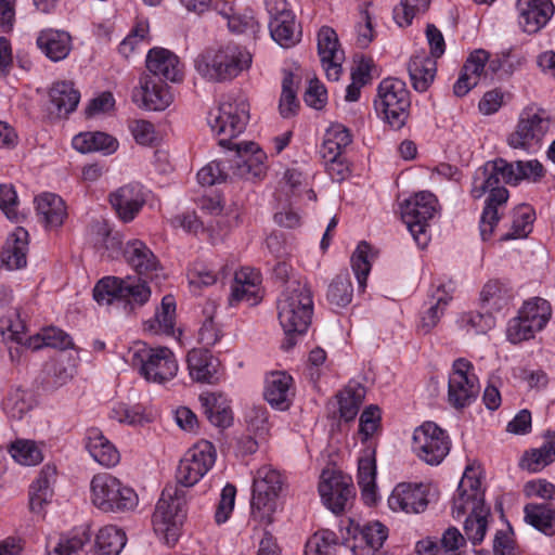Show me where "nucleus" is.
Here are the masks:
<instances>
[{
	"mask_svg": "<svg viewBox=\"0 0 555 555\" xmlns=\"http://www.w3.org/2000/svg\"><path fill=\"white\" fill-rule=\"evenodd\" d=\"M438 201L436 196L428 192L422 191L413 197L404 201L401 205V217L406 224L410 233L414 237L416 244L424 248L429 242L427 233L428 221L437 212Z\"/></svg>",
	"mask_w": 555,
	"mask_h": 555,
	"instance_id": "obj_12",
	"label": "nucleus"
},
{
	"mask_svg": "<svg viewBox=\"0 0 555 555\" xmlns=\"http://www.w3.org/2000/svg\"><path fill=\"white\" fill-rule=\"evenodd\" d=\"M216 456V449L211 442L202 440L195 443L180 460L177 485L183 489L196 485L212 468Z\"/></svg>",
	"mask_w": 555,
	"mask_h": 555,
	"instance_id": "obj_14",
	"label": "nucleus"
},
{
	"mask_svg": "<svg viewBox=\"0 0 555 555\" xmlns=\"http://www.w3.org/2000/svg\"><path fill=\"white\" fill-rule=\"evenodd\" d=\"M91 540L87 529H79L70 537L62 538L48 555H78L83 546Z\"/></svg>",
	"mask_w": 555,
	"mask_h": 555,
	"instance_id": "obj_52",
	"label": "nucleus"
},
{
	"mask_svg": "<svg viewBox=\"0 0 555 555\" xmlns=\"http://www.w3.org/2000/svg\"><path fill=\"white\" fill-rule=\"evenodd\" d=\"M249 119V105L243 96L228 94L220 105L208 114L207 120L211 130L223 135L219 144L229 150V162L233 173L241 179H260L266 173V154L251 142L234 143L232 139L241 134Z\"/></svg>",
	"mask_w": 555,
	"mask_h": 555,
	"instance_id": "obj_1",
	"label": "nucleus"
},
{
	"mask_svg": "<svg viewBox=\"0 0 555 555\" xmlns=\"http://www.w3.org/2000/svg\"><path fill=\"white\" fill-rule=\"evenodd\" d=\"M30 348L40 349L43 346L59 349H68L73 346L70 336L64 331L56 327L43 330L41 334L29 338Z\"/></svg>",
	"mask_w": 555,
	"mask_h": 555,
	"instance_id": "obj_46",
	"label": "nucleus"
},
{
	"mask_svg": "<svg viewBox=\"0 0 555 555\" xmlns=\"http://www.w3.org/2000/svg\"><path fill=\"white\" fill-rule=\"evenodd\" d=\"M293 378L284 372H273L266 379L264 399L274 409L285 411L289 408L294 391Z\"/></svg>",
	"mask_w": 555,
	"mask_h": 555,
	"instance_id": "obj_26",
	"label": "nucleus"
},
{
	"mask_svg": "<svg viewBox=\"0 0 555 555\" xmlns=\"http://www.w3.org/2000/svg\"><path fill=\"white\" fill-rule=\"evenodd\" d=\"M251 64V54L243 47L229 43L219 49H209L195 60L197 73L210 80H231Z\"/></svg>",
	"mask_w": 555,
	"mask_h": 555,
	"instance_id": "obj_4",
	"label": "nucleus"
},
{
	"mask_svg": "<svg viewBox=\"0 0 555 555\" xmlns=\"http://www.w3.org/2000/svg\"><path fill=\"white\" fill-rule=\"evenodd\" d=\"M261 283L260 273H253L251 282L235 284L233 283L231 286V295L229 298V304L231 306L236 305L240 301H247L249 305L254 306L258 304V291L259 285Z\"/></svg>",
	"mask_w": 555,
	"mask_h": 555,
	"instance_id": "obj_50",
	"label": "nucleus"
},
{
	"mask_svg": "<svg viewBox=\"0 0 555 555\" xmlns=\"http://www.w3.org/2000/svg\"><path fill=\"white\" fill-rule=\"evenodd\" d=\"M150 297V286L139 276H105L93 288V298L100 305L122 300L130 309H134L145 305Z\"/></svg>",
	"mask_w": 555,
	"mask_h": 555,
	"instance_id": "obj_6",
	"label": "nucleus"
},
{
	"mask_svg": "<svg viewBox=\"0 0 555 555\" xmlns=\"http://www.w3.org/2000/svg\"><path fill=\"white\" fill-rule=\"evenodd\" d=\"M554 461L555 452L545 442L541 448L526 452L521 460V466L529 472L537 473Z\"/></svg>",
	"mask_w": 555,
	"mask_h": 555,
	"instance_id": "obj_56",
	"label": "nucleus"
},
{
	"mask_svg": "<svg viewBox=\"0 0 555 555\" xmlns=\"http://www.w3.org/2000/svg\"><path fill=\"white\" fill-rule=\"evenodd\" d=\"M49 98L59 116H67L73 113L80 100V93L70 81L55 82L50 91Z\"/></svg>",
	"mask_w": 555,
	"mask_h": 555,
	"instance_id": "obj_36",
	"label": "nucleus"
},
{
	"mask_svg": "<svg viewBox=\"0 0 555 555\" xmlns=\"http://www.w3.org/2000/svg\"><path fill=\"white\" fill-rule=\"evenodd\" d=\"M451 298L446 296H439L436 298V302L431 305L427 311L423 314L420 330L427 334L429 333L439 322L443 315L446 307L448 306Z\"/></svg>",
	"mask_w": 555,
	"mask_h": 555,
	"instance_id": "obj_62",
	"label": "nucleus"
},
{
	"mask_svg": "<svg viewBox=\"0 0 555 555\" xmlns=\"http://www.w3.org/2000/svg\"><path fill=\"white\" fill-rule=\"evenodd\" d=\"M370 250V245L366 242H361L351 256V268L354 272L359 288L361 291L365 288L366 279L371 271V262L369 260Z\"/></svg>",
	"mask_w": 555,
	"mask_h": 555,
	"instance_id": "obj_53",
	"label": "nucleus"
},
{
	"mask_svg": "<svg viewBox=\"0 0 555 555\" xmlns=\"http://www.w3.org/2000/svg\"><path fill=\"white\" fill-rule=\"evenodd\" d=\"M278 319L284 331V350L292 349L302 336L312 319L313 299L308 285L301 281H288L276 302Z\"/></svg>",
	"mask_w": 555,
	"mask_h": 555,
	"instance_id": "obj_2",
	"label": "nucleus"
},
{
	"mask_svg": "<svg viewBox=\"0 0 555 555\" xmlns=\"http://www.w3.org/2000/svg\"><path fill=\"white\" fill-rule=\"evenodd\" d=\"M146 68L150 77L160 78L172 82L182 79V68L179 59L164 48L151 49L146 56Z\"/></svg>",
	"mask_w": 555,
	"mask_h": 555,
	"instance_id": "obj_25",
	"label": "nucleus"
},
{
	"mask_svg": "<svg viewBox=\"0 0 555 555\" xmlns=\"http://www.w3.org/2000/svg\"><path fill=\"white\" fill-rule=\"evenodd\" d=\"M473 370V364L464 358L453 362L449 376L448 401L455 409L470 405L479 393L480 386Z\"/></svg>",
	"mask_w": 555,
	"mask_h": 555,
	"instance_id": "obj_15",
	"label": "nucleus"
},
{
	"mask_svg": "<svg viewBox=\"0 0 555 555\" xmlns=\"http://www.w3.org/2000/svg\"><path fill=\"white\" fill-rule=\"evenodd\" d=\"M203 412L216 427L227 428L232 424V411L222 393L204 392L198 398Z\"/></svg>",
	"mask_w": 555,
	"mask_h": 555,
	"instance_id": "obj_31",
	"label": "nucleus"
},
{
	"mask_svg": "<svg viewBox=\"0 0 555 555\" xmlns=\"http://www.w3.org/2000/svg\"><path fill=\"white\" fill-rule=\"evenodd\" d=\"M127 542L126 533L116 526H105L95 538L94 555H119Z\"/></svg>",
	"mask_w": 555,
	"mask_h": 555,
	"instance_id": "obj_40",
	"label": "nucleus"
},
{
	"mask_svg": "<svg viewBox=\"0 0 555 555\" xmlns=\"http://www.w3.org/2000/svg\"><path fill=\"white\" fill-rule=\"evenodd\" d=\"M86 448L99 464L113 467L119 463L120 454L115 446L99 428H89L86 434Z\"/></svg>",
	"mask_w": 555,
	"mask_h": 555,
	"instance_id": "obj_29",
	"label": "nucleus"
},
{
	"mask_svg": "<svg viewBox=\"0 0 555 555\" xmlns=\"http://www.w3.org/2000/svg\"><path fill=\"white\" fill-rule=\"evenodd\" d=\"M109 202L124 222H130L145 204L143 188L139 184H127L109 195Z\"/></svg>",
	"mask_w": 555,
	"mask_h": 555,
	"instance_id": "obj_24",
	"label": "nucleus"
},
{
	"mask_svg": "<svg viewBox=\"0 0 555 555\" xmlns=\"http://www.w3.org/2000/svg\"><path fill=\"white\" fill-rule=\"evenodd\" d=\"M335 547L334 533L324 531L315 533L306 543L305 555H333Z\"/></svg>",
	"mask_w": 555,
	"mask_h": 555,
	"instance_id": "obj_60",
	"label": "nucleus"
},
{
	"mask_svg": "<svg viewBox=\"0 0 555 555\" xmlns=\"http://www.w3.org/2000/svg\"><path fill=\"white\" fill-rule=\"evenodd\" d=\"M126 262L140 275L150 280L163 271L159 260L151 248L140 240L128 241L124 248Z\"/></svg>",
	"mask_w": 555,
	"mask_h": 555,
	"instance_id": "obj_22",
	"label": "nucleus"
},
{
	"mask_svg": "<svg viewBox=\"0 0 555 555\" xmlns=\"http://www.w3.org/2000/svg\"><path fill=\"white\" fill-rule=\"evenodd\" d=\"M70 41V36L66 31L43 29L37 37V47L49 60L59 62L69 54Z\"/></svg>",
	"mask_w": 555,
	"mask_h": 555,
	"instance_id": "obj_30",
	"label": "nucleus"
},
{
	"mask_svg": "<svg viewBox=\"0 0 555 555\" xmlns=\"http://www.w3.org/2000/svg\"><path fill=\"white\" fill-rule=\"evenodd\" d=\"M90 490L93 505L105 513H124L138 505L134 490L107 473L94 475Z\"/></svg>",
	"mask_w": 555,
	"mask_h": 555,
	"instance_id": "obj_7",
	"label": "nucleus"
},
{
	"mask_svg": "<svg viewBox=\"0 0 555 555\" xmlns=\"http://www.w3.org/2000/svg\"><path fill=\"white\" fill-rule=\"evenodd\" d=\"M413 451L429 465H438L450 451V440L444 430L427 422L413 434Z\"/></svg>",
	"mask_w": 555,
	"mask_h": 555,
	"instance_id": "obj_17",
	"label": "nucleus"
},
{
	"mask_svg": "<svg viewBox=\"0 0 555 555\" xmlns=\"http://www.w3.org/2000/svg\"><path fill=\"white\" fill-rule=\"evenodd\" d=\"M533 324L529 323L527 319L519 314L508 322L507 338L513 344H518L528 340L534 336L540 328L532 327Z\"/></svg>",
	"mask_w": 555,
	"mask_h": 555,
	"instance_id": "obj_59",
	"label": "nucleus"
},
{
	"mask_svg": "<svg viewBox=\"0 0 555 555\" xmlns=\"http://www.w3.org/2000/svg\"><path fill=\"white\" fill-rule=\"evenodd\" d=\"M511 299V289L498 280L487 282L480 293L481 307L491 313L507 307Z\"/></svg>",
	"mask_w": 555,
	"mask_h": 555,
	"instance_id": "obj_38",
	"label": "nucleus"
},
{
	"mask_svg": "<svg viewBox=\"0 0 555 555\" xmlns=\"http://www.w3.org/2000/svg\"><path fill=\"white\" fill-rule=\"evenodd\" d=\"M36 210L39 220L46 227H60L66 217V207L64 201L56 194L44 193L36 199Z\"/></svg>",
	"mask_w": 555,
	"mask_h": 555,
	"instance_id": "obj_34",
	"label": "nucleus"
},
{
	"mask_svg": "<svg viewBox=\"0 0 555 555\" xmlns=\"http://www.w3.org/2000/svg\"><path fill=\"white\" fill-rule=\"evenodd\" d=\"M550 118L543 111H524L520 114L515 131L507 138L508 145L527 152L537 151L550 129Z\"/></svg>",
	"mask_w": 555,
	"mask_h": 555,
	"instance_id": "obj_16",
	"label": "nucleus"
},
{
	"mask_svg": "<svg viewBox=\"0 0 555 555\" xmlns=\"http://www.w3.org/2000/svg\"><path fill=\"white\" fill-rule=\"evenodd\" d=\"M525 520L545 534H553L555 528V509L550 504H527L524 508Z\"/></svg>",
	"mask_w": 555,
	"mask_h": 555,
	"instance_id": "obj_41",
	"label": "nucleus"
},
{
	"mask_svg": "<svg viewBox=\"0 0 555 555\" xmlns=\"http://www.w3.org/2000/svg\"><path fill=\"white\" fill-rule=\"evenodd\" d=\"M410 105V92L402 80L386 78L379 83L374 107L391 128L401 129L404 126Z\"/></svg>",
	"mask_w": 555,
	"mask_h": 555,
	"instance_id": "obj_9",
	"label": "nucleus"
},
{
	"mask_svg": "<svg viewBox=\"0 0 555 555\" xmlns=\"http://www.w3.org/2000/svg\"><path fill=\"white\" fill-rule=\"evenodd\" d=\"M28 251V232L24 228H16L7 238L0 260L9 270L21 269L26 266Z\"/></svg>",
	"mask_w": 555,
	"mask_h": 555,
	"instance_id": "obj_27",
	"label": "nucleus"
},
{
	"mask_svg": "<svg viewBox=\"0 0 555 555\" xmlns=\"http://www.w3.org/2000/svg\"><path fill=\"white\" fill-rule=\"evenodd\" d=\"M408 72L413 88L418 92H424L434 81L437 72L436 60L423 51L411 57L408 64Z\"/></svg>",
	"mask_w": 555,
	"mask_h": 555,
	"instance_id": "obj_32",
	"label": "nucleus"
},
{
	"mask_svg": "<svg viewBox=\"0 0 555 555\" xmlns=\"http://www.w3.org/2000/svg\"><path fill=\"white\" fill-rule=\"evenodd\" d=\"M10 453L17 463L27 466L36 465L43 459L40 449L29 440L15 441L10 448Z\"/></svg>",
	"mask_w": 555,
	"mask_h": 555,
	"instance_id": "obj_54",
	"label": "nucleus"
},
{
	"mask_svg": "<svg viewBox=\"0 0 555 555\" xmlns=\"http://www.w3.org/2000/svg\"><path fill=\"white\" fill-rule=\"evenodd\" d=\"M490 53L483 49H477L473 51L466 62L463 65L465 72H468L472 76L479 80L482 76H487V63L489 61Z\"/></svg>",
	"mask_w": 555,
	"mask_h": 555,
	"instance_id": "obj_64",
	"label": "nucleus"
},
{
	"mask_svg": "<svg viewBox=\"0 0 555 555\" xmlns=\"http://www.w3.org/2000/svg\"><path fill=\"white\" fill-rule=\"evenodd\" d=\"M281 474L270 466L260 467L253 482L251 515L266 525L273 521L276 509V499L282 490Z\"/></svg>",
	"mask_w": 555,
	"mask_h": 555,
	"instance_id": "obj_11",
	"label": "nucleus"
},
{
	"mask_svg": "<svg viewBox=\"0 0 555 555\" xmlns=\"http://www.w3.org/2000/svg\"><path fill=\"white\" fill-rule=\"evenodd\" d=\"M56 469L52 465H44L37 479L30 486L29 505L33 512H40L43 504L50 501L53 494L52 486L55 482Z\"/></svg>",
	"mask_w": 555,
	"mask_h": 555,
	"instance_id": "obj_35",
	"label": "nucleus"
},
{
	"mask_svg": "<svg viewBox=\"0 0 555 555\" xmlns=\"http://www.w3.org/2000/svg\"><path fill=\"white\" fill-rule=\"evenodd\" d=\"M31 409L29 393L16 388L11 390L3 401V410L10 418L22 420Z\"/></svg>",
	"mask_w": 555,
	"mask_h": 555,
	"instance_id": "obj_48",
	"label": "nucleus"
},
{
	"mask_svg": "<svg viewBox=\"0 0 555 555\" xmlns=\"http://www.w3.org/2000/svg\"><path fill=\"white\" fill-rule=\"evenodd\" d=\"M551 306L543 298H533L526 301L520 308L518 314L531 324L532 327L542 330L551 318Z\"/></svg>",
	"mask_w": 555,
	"mask_h": 555,
	"instance_id": "obj_44",
	"label": "nucleus"
},
{
	"mask_svg": "<svg viewBox=\"0 0 555 555\" xmlns=\"http://www.w3.org/2000/svg\"><path fill=\"white\" fill-rule=\"evenodd\" d=\"M512 164L514 165V176L516 178L514 185H517L521 180L537 182L544 176L543 166L537 159L528 162L517 160Z\"/></svg>",
	"mask_w": 555,
	"mask_h": 555,
	"instance_id": "obj_61",
	"label": "nucleus"
},
{
	"mask_svg": "<svg viewBox=\"0 0 555 555\" xmlns=\"http://www.w3.org/2000/svg\"><path fill=\"white\" fill-rule=\"evenodd\" d=\"M467 512L469 515L464 522V531L474 545L480 543L487 531L490 508L485 505L481 482L474 470L467 467L459 483L457 495L453 499V517L460 518Z\"/></svg>",
	"mask_w": 555,
	"mask_h": 555,
	"instance_id": "obj_3",
	"label": "nucleus"
},
{
	"mask_svg": "<svg viewBox=\"0 0 555 555\" xmlns=\"http://www.w3.org/2000/svg\"><path fill=\"white\" fill-rule=\"evenodd\" d=\"M363 397L364 389L362 387H348L340 391L337 396L340 417L346 422L354 420L359 412Z\"/></svg>",
	"mask_w": 555,
	"mask_h": 555,
	"instance_id": "obj_49",
	"label": "nucleus"
},
{
	"mask_svg": "<svg viewBox=\"0 0 555 555\" xmlns=\"http://www.w3.org/2000/svg\"><path fill=\"white\" fill-rule=\"evenodd\" d=\"M376 463L372 455H365L359 459L358 463V483L362 491V496L367 504L376 501Z\"/></svg>",
	"mask_w": 555,
	"mask_h": 555,
	"instance_id": "obj_42",
	"label": "nucleus"
},
{
	"mask_svg": "<svg viewBox=\"0 0 555 555\" xmlns=\"http://www.w3.org/2000/svg\"><path fill=\"white\" fill-rule=\"evenodd\" d=\"M299 102L296 95L294 75L287 73L282 81V93L279 103V111L283 118H289L297 114Z\"/></svg>",
	"mask_w": 555,
	"mask_h": 555,
	"instance_id": "obj_51",
	"label": "nucleus"
},
{
	"mask_svg": "<svg viewBox=\"0 0 555 555\" xmlns=\"http://www.w3.org/2000/svg\"><path fill=\"white\" fill-rule=\"evenodd\" d=\"M176 301L173 296L166 295L162 299L160 308L156 310L153 319L144 323V330L154 334L171 335L175 332Z\"/></svg>",
	"mask_w": 555,
	"mask_h": 555,
	"instance_id": "obj_37",
	"label": "nucleus"
},
{
	"mask_svg": "<svg viewBox=\"0 0 555 555\" xmlns=\"http://www.w3.org/2000/svg\"><path fill=\"white\" fill-rule=\"evenodd\" d=\"M515 180L514 165L503 158H496L476 170L470 194L474 198H480L489 192L487 199L506 203L508 191L501 183L513 185Z\"/></svg>",
	"mask_w": 555,
	"mask_h": 555,
	"instance_id": "obj_8",
	"label": "nucleus"
},
{
	"mask_svg": "<svg viewBox=\"0 0 555 555\" xmlns=\"http://www.w3.org/2000/svg\"><path fill=\"white\" fill-rule=\"evenodd\" d=\"M506 203H496V201L486 199V205L482 210L479 229L482 241L489 240L494 231V228L500 221L499 208Z\"/></svg>",
	"mask_w": 555,
	"mask_h": 555,
	"instance_id": "obj_58",
	"label": "nucleus"
},
{
	"mask_svg": "<svg viewBox=\"0 0 555 555\" xmlns=\"http://www.w3.org/2000/svg\"><path fill=\"white\" fill-rule=\"evenodd\" d=\"M229 157L230 153L228 150L225 162L212 160L206 166H204L197 172V180L199 184L211 186L218 183L225 182L227 179L230 177V171L233 172V169L231 167L233 163L229 162ZM232 176L235 177L234 173H232ZM236 178L238 177L236 176Z\"/></svg>",
	"mask_w": 555,
	"mask_h": 555,
	"instance_id": "obj_43",
	"label": "nucleus"
},
{
	"mask_svg": "<svg viewBox=\"0 0 555 555\" xmlns=\"http://www.w3.org/2000/svg\"><path fill=\"white\" fill-rule=\"evenodd\" d=\"M430 0H401L400 5L395 8L393 15L399 26H409L416 14L425 12Z\"/></svg>",
	"mask_w": 555,
	"mask_h": 555,
	"instance_id": "obj_57",
	"label": "nucleus"
},
{
	"mask_svg": "<svg viewBox=\"0 0 555 555\" xmlns=\"http://www.w3.org/2000/svg\"><path fill=\"white\" fill-rule=\"evenodd\" d=\"M117 145L116 139L104 132L79 133L73 139V146L81 153L101 151L111 154L116 151Z\"/></svg>",
	"mask_w": 555,
	"mask_h": 555,
	"instance_id": "obj_39",
	"label": "nucleus"
},
{
	"mask_svg": "<svg viewBox=\"0 0 555 555\" xmlns=\"http://www.w3.org/2000/svg\"><path fill=\"white\" fill-rule=\"evenodd\" d=\"M319 492L324 505L334 514L344 512L356 495L351 478L334 470H323Z\"/></svg>",
	"mask_w": 555,
	"mask_h": 555,
	"instance_id": "obj_18",
	"label": "nucleus"
},
{
	"mask_svg": "<svg viewBox=\"0 0 555 555\" xmlns=\"http://www.w3.org/2000/svg\"><path fill=\"white\" fill-rule=\"evenodd\" d=\"M348 534L354 541L351 550L356 555H382L379 548L388 537V530L379 521L364 525L351 521Z\"/></svg>",
	"mask_w": 555,
	"mask_h": 555,
	"instance_id": "obj_19",
	"label": "nucleus"
},
{
	"mask_svg": "<svg viewBox=\"0 0 555 555\" xmlns=\"http://www.w3.org/2000/svg\"><path fill=\"white\" fill-rule=\"evenodd\" d=\"M460 326L469 334H486L495 325L494 317L491 312L469 311L461 315Z\"/></svg>",
	"mask_w": 555,
	"mask_h": 555,
	"instance_id": "obj_47",
	"label": "nucleus"
},
{
	"mask_svg": "<svg viewBox=\"0 0 555 555\" xmlns=\"http://www.w3.org/2000/svg\"><path fill=\"white\" fill-rule=\"evenodd\" d=\"M380 424V411L376 405L367 406L360 415L359 434L363 440H367L378 429Z\"/></svg>",
	"mask_w": 555,
	"mask_h": 555,
	"instance_id": "obj_63",
	"label": "nucleus"
},
{
	"mask_svg": "<svg viewBox=\"0 0 555 555\" xmlns=\"http://www.w3.org/2000/svg\"><path fill=\"white\" fill-rule=\"evenodd\" d=\"M131 364L147 382L158 384L173 378L178 372L175 354L167 347L151 348L140 344L133 350Z\"/></svg>",
	"mask_w": 555,
	"mask_h": 555,
	"instance_id": "obj_10",
	"label": "nucleus"
},
{
	"mask_svg": "<svg viewBox=\"0 0 555 555\" xmlns=\"http://www.w3.org/2000/svg\"><path fill=\"white\" fill-rule=\"evenodd\" d=\"M219 362L206 348H194L188 353V369L193 380L215 383Z\"/></svg>",
	"mask_w": 555,
	"mask_h": 555,
	"instance_id": "obj_28",
	"label": "nucleus"
},
{
	"mask_svg": "<svg viewBox=\"0 0 555 555\" xmlns=\"http://www.w3.org/2000/svg\"><path fill=\"white\" fill-rule=\"evenodd\" d=\"M428 487L423 483L402 482L392 490L388 505L395 512L420 514L427 508Z\"/></svg>",
	"mask_w": 555,
	"mask_h": 555,
	"instance_id": "obj_20",
	"label": "nucleus"
},
{
	"mask_svg": "<svg viewBox=\"0 0 555 555\" xmlns=\"http://www.w3.org/2000/svg\"><path fill=\"white\" fill-rule=\"evenodd\" d=\"M143 103L150 111H163L172 102V95L164 79L145 75L141 78Z\"/></svg>",
	"mask_w": 555,
	"mask_h": 555,
	"instance_id": "obj_33",
	"label": "nucleus"
},
{
	"mask_svg": "<svg viewBox=\"0 0 555 555\" xmlns=\"http://www.w3.org/2000/svg\"><path fill=\"white\" fill-rule=\"evenodd\" d=\"M353 288L348 273H341L328 285L327 300L338 308L346 307L351 302Z\"/></svg>",
	"mask_w": 555,
	"mask_h": 555,
	"instance_id": "obj_45",
	"label": "nucleus"
},
{
	"mask_svg": "<svg viewBox=\"0 0 555 555\" xmlns=\"http://www.w3.org/2000/svg\"><path fill=\"white\" fill-rule=\"evenodd\" d=\"M518 23L525 33L535 34L554 12L551 0H517Z\"/></svg>",
	"mask_w": 555,
	"mask_h": 555,
	"instance_id": "obj_23",
	"label": "nucleus"
},
{
	"mask_svg": "<svg viewBox=\"0 0 555 555\" xmlns=\"http://www.w3.org/2000/svg\"><path fill=\"white\" fill-rule=\"evenodd\" d=\"M185 517L186 491L179 485L166 486L153 514L154 531L162 535L168 545L175 544Z\"/></svg>",
	"mask_w": 555,
	"mask_h": 555,
	"instance_id": "obj_5",
	"label": "nucleus"
},
{
	"mask_svg": "<svg viewBox=\"0 0 555 555\" xmlns=\"http://www.w3.org/2000/svg\"><path fill=\"white\" fill-rule=\"evenodd\" d=\"M534 214L528 206H520L515 209L512 222V232L504 235V240L526 237L532 228Z\"/></svg>",
	"mask_w": 555,
	"mask_h": 555,
	"instance_id": "obj_55",
	"label": "nucleus"
},
{
	"mask_svg": "<svg viewBox=\"0 0 555 555\" xmlns=\"http://www.w3.org/2000/svg\"><path fill=\"white\" fill-rule=\"evenodd\" d=\"M318 53L327 78L333 81L338 80L345 54L339 48L338 37L333 28L328 26L320 28L318 33Z\"/></svg>",
	"mask_w": 555,
	"mask_h": 555,
	"instance_id": "obj_21",
	"label": "nucleus"
},
{
	"mask_svg": "<svg viewBox=\"0 0 555 555\" xmlns=\"http://www.w3.org/2000/svg\"><path fill=\"white\" fill-rule=\"evenodd\" d=\"M270 36L281 48L291 49L301 41L302 29L286 0H264Z\"/></svg>",
	"mask_w": 555,
	"mask_h": 555,
	"instance_id": "obj_13",
	"label": "nucleus"
}]
</instances>
